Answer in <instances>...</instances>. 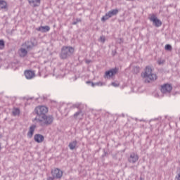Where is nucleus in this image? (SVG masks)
Here are the masks:
<instances>
[{"label":"nucleus","mask_w":180,"mask_h":180,"mask_svg":"<svg viewBox=\"0 0 180 180\" xmlns=\"http://www.w3.org/2000/svg\"><path fill=\"white\" fill-rule=\"evenodd\" d=\"M115 53H116V51L114 52V54H115Z\"/></svg>","instance_id":"79ce46f5"},{"label":"nucleus","mask_w":180,"mask_h":180,"mask_svg":"<svg viewBox=\"0 0 180 180\" xmlns=\"http://www.w3.org/2000/svg\"><path fill=\"white\" fill-rule=\"evenodd\" d=\"M91 60H86V64H91Z\"/></svg>","instance_id":"473e14b6"},{"label":"nucleus","mask_w":180,"mask_h":180,"mask_svg":"<svg viewBox=\"0 0 180 180\" xmlns=\"http://www.w3.org/2000/svg\"><path fill=\"white\" fill-rule=\"evenodd\" d=\"M163 63H164L163 61H158L159 65H161V64H162Z\"/></svg>","instance_id":"c9c22d12"},{"label":"nucleus","mask_w":180,"mask_h":180,"mask_svg":"<svg viewBox=\"0 0 180 180\" xmlns=\"http://www.w3.org/2000/svg\"><path fill=\"white\" fill-rule=\"evenodd\" d=\"M34 140L36 143H43L44 141V136L40 134H36L34 136Z\"/></svg>","instance_id":"9b49d317"},{"label":"nucleus","mask_w":180,"mask_h":180,"mask_svg":"<svg viewBox=\"0 0 180 180\" xmlns=\"http://www.w3.org/2000/svg\"><path fill=\"white\" fill-rule=\"evenodd\" d=\"M0 9L8 11V3L4 0H0Z\"/></svg>","instance_id":"f3484780"},{"label":"nucleus","mask_w":180,"mask_h":180,"mask_svg":"<svg viewBox=\"0 0 180 180\" xmlns=\"http://www.w3.org/2000/svg\"><path fill=\"white\" fill-rule=\"evenodd\" d=\"M134 72H136V74H138V72H140V67L135 68Z\"/></svg>","instance_id":"c85d7f7f"},{"label":"nucleus","mask_w":180,"mask_h":180,"mask_svg":"<svg viewBox=\"0 0 180 180\" xmlns=\"http://www.w3.org/2000/svg\"><path fill=\"white\" fill-rule=\"evenodd\" d=\"M102 85H103V83H102L101 82L94 83V86H102Z\"/></svg>","instance_id":"bb28decb"},{"label":"nucleus","mask_w":180,"mask_h":180,"mask_svg":"<svg viewBox=\"0 0 180 180\" xmlns=\"http://www.w3.org/2000/svg\"><path fill=\"white\" fill-rule=\"evenodd\" d=\"M141 77L145 79L144 82H146V84L154 82V81H157L158 78L156 74L153 73V69L150 66L146 67L145 72L141 74Z\"/></svg>","instance_id":"f257e3e1"},{"label":"nucleus","mask_w":180,"mask_h":180,"mask_svg":"<svg viewBox=\"0 0 180 180\" xmlns=\"http://www.w3.org/2000/svg\"><path fill=\"white\" fill-rule=\"evenodd\" d=\"M75 51V49L72 46H63L60 53V57L61 60H67V58H70V57L74 54Z\"/></svg>","instance_id":"f03ea898"},{"label":"nucleus","mask_w":180,"mask_h":180,"mask_svg":"<svg viewBox=\"0 0 180 180\" xmlns=\"http://www.w3.org/2000/svg\"><path fill=\"white\" fill-rule=\"evenodd\" d=\"M77 141H73L69 143V148L70 150H74L77 147Z\"/></svg>","instance_id":"a211bd4d"},{"label":"nucleus","mask_w":180,"mask_h":180,"mask_svg":"<svg viewBox=\"0 0 180 180\" xmlns=\"http://www.w3.org/2000/svg\"><path fill=\"white\" fill-rule=\"evenodd\" d=\"M129 162H131L132 164H136L137 161H139V155H136L135 153H131L130 157L128 159Z\"/></svg>","instance_id":"9d476101"},{"label":"nucleus","mask_w":180,"mask_h":180,"mask_svg":"<svg viewBox=\"0 0 180 180\" xmlns=\"http://www.w3.org/2000/svg\"><path fill=\"white\" fill-rule=\"evenodd\" d=\"M120 41H121L122 43H123V39H120Z\"/></svg>","instance_id":"4c0bfd02"},{"label":"nucleus","mask_w":180,"mask_h":180,"mask_svg":"<svg viewBox=\"0 0 180 180\" xmlns=\"http://www.w3.org/2000/svg\"><path fill=\"white\" fill-rule=\"evenodd\" d=\"M140 180H144V178L140 177Z\"/></svg>","instance_id":"e433bc0d"},{"label":"nucleus","mask_w":180,"mask_h":180,"mask_svg":"<svg viewBox=\"0 0 180 180\" xmlns=\"http://www.w3.org/2000/svg\"><path fill=\"white\" fill-rule=\"evenodd\" d=\"M13 116H18V115L20 114V110L19 108H15L12 112Z\"/></svg>","instance_id":"aec40b11"},{"label":"nucleus","mask_w":180,"mask_h":180,"mask_svg":"<svg viewBox=\"0 0 180 180\" xmlns=\"http://www.w3.org/2000/svg\"><path fill=\"white\" fill-rule=\"evenodd\" d=\"M24 74L27 79H32L35 75L34 72L32 70H25Z\"/></svg>","instance_id":"4468645a"},{"label":"nucleus","mask_w":180,"mask_h":180,"mask_svg":"<svg viewBox=\"0 0 180 180\" xmlns=\"http://www.w3.org/2000/svg\"><path fill=\"white\" fill-rule=\"evenodd\" d=\"M107 13L108 14V16H110V18H112V16H116V15L119 13V9H112L108 11Z\"/></svg>","instance_id":"dca6fc26"},{"label":"nucleus","mask_w":180,"mask_h":180,"mask_svg":"<svg viewBox=\"0 0 180 180\" xmlns=\"http://www.w3.org/2000/svg\"><path fill=\"white\" fill-rule=\"evenodd\" d=\"M105 41H106V38L105 37V36L100 37V41H101V43H105Z\"/></svg>","instance_id":"a878e982"},{"label":"nucleus","mask_w":180,"mask_h":180,"mask_svg":"<svg viewBox=\"0 0 180 180\" xmlns=\"http://www.w3.org/2000/svg\"><path fill=\"white\" fill-rule=\"evenodd\" d=\"M54 179H56V178L54 177V176H49V177L47 178V180H54Z\"/></svg>","instance_id":"2f4dec72"},{"label":"nucleus","mask_w":180,"mask_h":180,"mask_svg":"<svg viewBox=\"0 0 180 180\" xmlns=\"http://www.w3.org/2000/svg\"><path fill=\"white\" fill-rule=\"evenodd\" d=\"M79 115H82V110H79V111L75 112L73 115V117H75V119H77V117H78V116H79Z\"/></svg>","instance_id":"5701e85b"},{"label":"nucleus","mask_w":180,"mask_h":180,"mask_svg":"<svg viewBox=\"0 0 180 180\" xmlns=\"http://www.w3.org/2000/svg\"><path fill=\"white\" fill-rule=\"evenodd\" d=\"M127 1H134V0H127Z\"/></svg>","instance_id":"ea45409f"},{"label":"nucleus","mask_w":180,"mask_h":180,"mask_svg":"<svg viewBox=\"0 0 180 180\" xmlns=\"http://www.w3.org/2000/svg\"><path fill=\"white\" fill-rule=\"evenodd\" d=\"M165 50H167V51H171L172 50V46L170 44H166L165 46Z\"/></svg>","instance_id":"393cba45"},{"label":"nucleus","mask_w":180,"mask_h":180,"mask_svg":"<svg viewBox=\"0 0 180 180\" xmlns=\"http://www.w3.org/2000/svg\"><path fill=\"white\" fill-rule=\"evenodd\" d=\"M51 174L55 179H61V178H63V171L58 168L51 170Z\"/></svg>","instance_id":"1a4fd4ad"},{"label":"nucleus","mask_w":180,"mask_h":180,"mask_svg":"<svg viewBox=\"0 0 180 180\" xmlns=\"http://www.w3.org/2000/svg\"><path fill=\"white\" fill-rule=\"evenodd\" d=\"M79 106H81V103H77L73 104V105L71 106V108H72V109H75V108H76L77 109H79Z\"/></svg>","instance_id":"b1692460"},{"label":"nucleus","mask_w":180,"mask_h":180,"mask_svg":"<svg viewBox=\"0 0 180 180\" xmlns=\"http://www.w3.org/2000/svg\"><path fill=\"white\" fill-rule=\"evenodd\" d=\"M148 19L149 20H150V22H153V26H155V27H160L162 25V22H161V20L157 18V15H155V14L150 15Z\"/></svg>","instance_id":"39448f33"},{"label":"nucleus","mask_w":180,"mask_h":180,"mask_svg":"<svg viewBox=\"0 0 180 180\" xmlns=\"http://www.w3.org/2000/svg\"><path fill=\"white\" fill-rule=\"evenodd\" d=\"M110 17L109 16V15L107 13H105V15L104 16H103L101 18V22H106V20H108V19H109Z\"/></svg>","instance_id":"412c9836"},{"label":"nucleus","mask_w":180,"mask_h":180,"mask_svg":"<svg viewBox=\"0 0 180 180\" xmlns=\"http://www.w3.org/2000/svg\"><path fill=\"white\" fill-rule=\"evenodd\" d=\"M4 49H5V41L0 39V50H4Z\"/></svg>","instance_id":"4be33fe9"},{"label":"nucleus","mask_w":180,"mask_h":180,"mask_svg":"<svg viewBox=\"0 0 180 180\" xmlns=\"http://www.w3.org/2000/svg\"><path fill=\"white\" fill-rule=\"evenodd\" d=\"M111 85H112V86H119V84H117L116 82H112Z\"/></svg>","instance_id":"7c9ffc66"},{"label":"nucleus","mask_w":180,"mask_h":180,"mask_svg":"<svg viewBox=\"0 0 180 180\" xmlns=\"http://www.w3.org/2000/svg\"><path fill=\"white\" fill-rule=\"evenodd\" d=\"M172 91V85L166 83L160 86V92L162 94H171V91Z\"/></svg>","instance_id":"423d86ee"},{"label":"nucleus","mask_w":180,"mask_h":180,"mask_svg":"<svg viewBox=\"0 0 180 180\" xmlns=\"http://www.w3.org/2000/svg\"><path fill=\"white\" fill-rule=\"evenodd\" d=\"M30 99H33V98H30Z\"/></svg>","instance_id":"a19ab883"},{"label":"nucleus","mask_w":180,"mask_h":180,"mask_svg":"<svg viewBox=\"0 0 180 180\" xmlns=\"http://www.w3.org/2000/svg\"><path fill=\"white\" fill-rule=\"evenodd\" d=\"M177 180H180V173L176 176Z\"/></svg>","instance_id":"f704fd0d"},{"label":"nucleus","mask_w":180,"mask_h":180,"mask_svg":"<svg viewBox=\"0 0 180 180\" xmlns=\"http://www.w3.org/2000/svg\"><path fill=\"white\" fill-rule=\"evenodd\" d=\"M0 139H2V135L1 134H0Z\"/></svg>","instance_id":"58836bf2"},{"label":"nucleus","mask_w":180,"mask_h":180,"mask_svg":"<svg viewBox=\"0 0 180 180\" xmlns=\"http://www.w3.org/2000/svg\"><path fill=\"white\" fill-rule=\"evenodd\" d=\"M79 22H81V19L77 18L76 20L72 22V25H77Z\"/></svg>","instance_id":"cd10ccee"},{"label":"nucleus","mask_w":180,"mask_h":180,"mask_svg":"<svg viewBox=\"0 0 180 180\" xmlns=\"http://www.w3.org/2000/svg\"><path fill=\"white\" fill-rule=\"evenodd\" d=\"M108 155V152L104 151V154L102 155V157H106Z\"/></svg>","instance_id":"72a5a7b5"},{"label":"nucleus","mask_w":180,"mask_h":180,"mask_svg":"<svg viewBox=\"0 0 180 180\" xmlns=\"http://www.w3.org/2000/svg\"><path fill=\"white\" fill-rule=\"evenodd\" d=\"M35 129H36V125H34V124L30 127L29 131L27 134V137H29V139H32V137H33V134H34Z\"/></svg>","instance_id":"2eb2a0df"},{"label":"nucleus","mask_w":180,"mask_h":180,"mask_svg":"<svg viewBox=\"0 0 180 180\" xmlns=\"http://www.w3.org/2000/svg\"><path fill=\"white\" fill-rule=\"evenodd\" d=\"M41 1V0H28V2L32 8H37V6H40Z\"/></svg>","instance_id":"ddd939ff"},{"label":"nucleus","mask_w":180,"mask_h":180,"mask_svg":"<svg viewBox=\"0 0 180 180\" xmlns=\"http://www.w3.org/2000/svg\"><path fill=\"white\" fill-rule=\"evenodd\" d=\"M117 72H119V68L115 67L106 71L104 75V78H110L111 77L116 75Z\"/></svg>","instance_id":"6e6552de"},{"label":"nucleus","mask_w":180,"mask_h":180,"mask_svg":"<svg viewBox=\"0 0 180 180\" xmlns=\"http://www.w3.org/2000/svg\"><path fill=\"white\" fill-rule=\"evenodd\" d=\"M34 120L39 122V123L43 122L41 126H50V124H53V122H54V117L53 115H45L44 117H41L37 119V117L34 118Z\"/></svg>","instance_id":"20e7f679"},{"label":"nucleus","mask_w":180,"mask_h":180,"mask_svg":"<svg viewBox=\"0 0 180 180\" xmlns=\"http://www.w3.org/2000/svg\"><path fill=\"white\" fill-rule=\"evenodd\" d=\"M115 53H116V51L114 52V54H115Z\"/></svg>","instance_id":"37998d69"},{"label":"nucleus","mask_w":180,"mask_h":180,"mask_svg":"<svg viewBox=\"0 0 180 180\" xmlns=\"http://www.w3.org/2000/svg\"><path fill=\"white\" fill-rule=\"evenodd\" d=\"M86 84H90L91 86H95V83H94L93 82L87 81Z\"/></svg>","instance_id":"c756f323"},{"label":"nucleus","mask_w":180,"mask_h":180,"mask_svg":"<svg viewBox=\"0 0 180 180\" xmlns=\"http://www.w3.org/2000/svg\"><path fill=\"white\" fill-rule=\"evenodd\" d=\"M49 112V108L44 105H39L34 110V113L37 115V119L44 118L46 115Z\"/></svg>","instance_id":"7ed1b4c3"},{"label":"nucleus","mask_w":180,"mask_h":180,"mask_svg":"<svg viewBox=\"0 0 180 180\" xmlns=\"http://www.w3.org/2000/svg\"><path fill=\"white\" fill-rule=\"evenodd\" d=\"M0 61H1V59L0 58Z\"/></svg>","instance_id":"c03bdc74"},{"label":"nucleus","mask_w":180,"mask_h":180,"mask_svg":"<svg viewBox=\"0 0 180 180\" xmlns=\"http://www.w3.org/2000/svg\"><path fill=\"white\" fill-rule=\"evenodd\" d=\"M36 30H37V32H41V33H47V32L50 31V26H40L39 27L36 28Z\"/></svg>","instance_id":"f8f14e48"},{"label":"nucleus","mask_w":180,"mask_h":180,"mask_svg":"<svg viewBox=\"0 0 180 180\" xmlns=\"http://www.w3.org/2000/svg\"><path fill=\"white\" fill-rule=\"evenodd\" d=\"M25 46L27 50H32L35 46H37V42L36 41V38H31L30 41H27L25 43Z\"/></svg>","instance_id":"0eeeda50"},{"label":"nucleus","mask_w":180,"mask_h":180,"mask_svg":"<svg viewBox=\"0 0 180 180\" xmlns=\"http://www.w3.org/2000/svg\"><path fill=\"white\" fill-rule=\"evenodd\" d=\"M20 51H21V54H20L21 57H26V56H27V51L25 49L21 48Z\"/></svg>","instance_id":"6ab92c4d"}]
</instances>
